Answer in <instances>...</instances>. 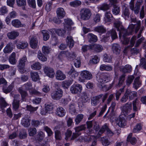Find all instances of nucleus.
<instances>
[{"label":"nucleus","instance_id":"nucleus-33","mask_svg":"<svg viewBox=\"0 0 146 146\" xmlns=\"http://www.w3.org/2000/svg\"><path fill=\"white\" fill-rule=\"evenodd\" d=\"M66 42L69 47H72L74 45V41L72 36H68L66 38Z\"/></svg>","mask_w":146,"mask_h":146},{"label":"nucleus","instance_id":"nucleus-47","mask_svg":"<svg viewBox=\"0 0 146 146\" xmlns=\"http://www.w3.org/2000/svg\"><path fill=\"white\" fill-rule=\"evenodd\" d=\"M112 49L114 53L116 54L119 53L120 51L119 46L117 44H114L112 45Z\"/></svg>","mask_w":146,"mask_h":146},{"label":"nucleus","instance_id":"nucleus-24","mask_svg":"<svg viewBox=\"0 0 146 146\" xmlns=\"http://www.w3.org/2000/svg\"><path fill=\"white\" fill-rule=\"evenodd\" d=\"M55 113L57 116L62 117L65 115L66 111L63 108L58 107L56 110Z\"/></svg>","mask_w":146,"mask_h":146},{"label":"nucleus","instance_id":"nucleus-16","mask_svg":"<svg viewBox=\"0 0 146 146\" xmlns=\"http://www.w3.org/2000/svg\"><path fill=\"white\" fill-rule=\"evenodd\" d=\"M31 47L34 49L36 48L38 46V40L35 36H32L30 39Z\"/></svg>","mask_w":146,"mask_h":146},{"label":"nucleus","instance_id":"nucleus-15","mask_svg":"<svg viewBox=\"0 0 146 146\" xmlns=\"http://www.w3.org/2000/svg\"><path fill=\"white\" fill-rule=\"evenodd\" d=\"M57 17L59 19L63 18L65 15V12L63 8L59 7L57 9L56 11Z\"/></svg>","mask_w":146,"mask_h":146},{"label":"nucleus","instance_id":"nucleus-21","mask_svg":"<svg viewBox=\"0 0 146 146\" xmlns=\"http://www.w3.org/2000/svg\"><path fill=\"white\" fill-rule=\"evenodd\" d=\"M56 78L59 80H62L66 78V75L61 71L58 70H57L56 73Z\"/></svg>","mask_w":146,"mask_h":146},{"label":"nucleus","instance_id":"nucleus-50","mask_svg":"<svg viewBox=\"0 0 146 146\" xmlns=\"http://www.w3.org/2000/svg\"><path fill=\"white\" fill-rule=\"evenodd\" d=\"M113 13L115 15H117L120 11V9L119 7L117 6H114L112 10Z\"/></svg>","mask_w":146,"mask_h":146},{"label":"nucleus","instance_id":"nucleus-17","mask_svg":"<svg viewBox=\"0 0 146 146\" xmlns=\"http://www.w3.org/2000/svg\"><path fill=\"white\" fill-rule=\"evenodd\" d=\"M86 128L85 125H82L80 126L76 127L75 128V130L76 133H74L73 134L72 137V139H74L76 138L78 135H80V134L79 133L78 134L76 133L78 132H79L81 131L82 130L85 129Z\"/></svg>","mask_w":146,"mask_h":146},{"label":"nucleus","instance_id":"nucleus-28","mask_svg":"<svg viewBox=\"0 0 146 146\" xmlns=\"http://www.w3.org/2000/svg\"><path fill=\"white\" fill-rule=\"evenodd\" d=\"M112 18V15L110 11H106L105 13L104 20L106 23L109 22L111 21Z\"/></svg>","mask_w":146,"mask_h":146},{"label":"nucleus","instance_id":"nucleus-22","mask_svg":"<svg viewBox=\"0 0 146 146\" xmlns=\"http://www.w3.org/2000/svg\"><path fill=\"white\" fill-rule=\"evenodd\" d=\"M105 130H106L107 132V133L110 136H111L113 135V133L108 128L107 126L106 125H105L103 126L100 130L98 134L99 135L103 133Z\"/></svg>","mask_w":146,"mask_h":146},{"label":"nucleus","instance_id":"nucleus-51","mask_svg":"<svg viewBox=\"0 0 146 146\" xmlns=\"http://www.w3.org/2000/svg\"><path fill=\"white\" fill-rule=\"evenodd\" d=\"M41 32L43 35V40L45 41H46L48 39L50 36L48 32L45 30H42Z\"/></svg>","mask_w":146,"mask_h":146},{"label":"nucleus","instance_id":"nucleus-19","mask_svg":"<svg viewBox=\"0 0 146 146\" xmlns=\"http://www.w3.org/2000/svg\"><path fill=\"white\" fill-rule=\"evenodd\" d=\"M20 96L19 95H16L14 97V99L13 104V108L15 110H16L19 108V98Z\"/></svg>","mask_w":146,"mask_h":146},{"label":"nucleus","instance_id":"nucleus-41","mask_svg":"<svg viewBox=\"0 0 146 146\" xmlns=\"http://www.w3.org/2000/svg\"><path fill=\"white\" fill-rule=\"evenodd\" d=\"M72 82L73 81L71 80L65 81L62 82L61 85L64 88L68 89Z\"/></svg>","mask_w":146,"mask_h":146},{"label":"nucleus","instance_id":"nucleus-26","mask_svg":"<svg viewBox=\"0 0 146 146\" xmlns=\"http://www.w3.org/2000/svg\"><path fill=\"white\" fill-rule=\"evenodd\" d=\"M68 74L71 76L72 78H75L78 76L79 73L73 68L71 67L70 71L68 72Z\"/></svg>","mask_w":146,"mask_h":146},{"label":"nucleus","instance_id":"nucleus-62","mask_svg":"<svg viewBox=\"0 0 146 146\" xmlns=\"http://www.w3.org/2000/svg\"><path fill=\"white\" fill-rule=\"evenodd\" d=\"M55 137L56 140H60L62 139V137L60 132L58 130L55 131Z\"/></svg>","mask_w":146,"mask_h":146},{"label":"nucleus","instance_id":"nucleus-43","mask_svg":"<svg viewBox=\"0 0 146 146\" xmlns=\"http://www.w3.org/2000/svg\"><path fill=\"white\" fill-rule=\"evenodd\" d=\"M88 38L90 42H96L97 40V37L95 35L90 33L88 35Z\"/></svg>","mask_w":146,"mask_h":146},{"label":"nucleus","instance_id":"nucleus-32","mask_svg":"<svg viewBox=\"0 0 146 146\" xmlns=\"http://www.w3.org/2000/svg\"><path fill=\"white\" fill-rule=\"evenodd\" d=\"M19 35V34L18 32L17 31H13L7 34V36L9 38L14 39L18 36Z\"/></svg>","mask_w":146,"mask_h":146},{"label":"nucleus","instance_id":"nucleus-23","mask_svg":"<svg viewBox=\"0 0 146 146\" xmlns=\"http://www.w3.org/2000/svg\"><path fill=\"white\" fill-rule=\"evenodd\" d=\"M53 32H55L59 36H62L64 35L67 33H68L69 31H67L66 29H53Z\"/></svg>","mask_w":146,"mask_h":146},{"label":"nucleus","instance_id":"nucleus-52","mask_svg":"<svg viewBox=\"0 0 146 146\" xmlns=\"http://www.w3.org/2000/svg\"><path fill=\"white\" fill-rule=\"evenodd\" d=\"M103 56V59L104 62H110L111 61L112 58L111 56L105 54Z\"/></svg>","mask_w":146,"mask_h":146},{"label":"nucleus","instance_id":"nucleus-48","mask_svg":"<svg viewBox=\"0 0 146 146\" xmlns=\"http://www.w3.org/2000/svg\"><path fill=\"white\" fill-rule=\"evenodd\" d=\"M100 60V58L96 56H94L92 59L90 60L89 63L91 64H96Z\"/></svg>","mask_w":146,"mask_h":146},{"label":"nucleus","instance_id":"nucleus-37","mask_svg":"<svg viewBox=\"0 0 146 146\" xmlns=\"http://www.w3.org/2000/svg\"><path fill=\"white\" fill-rule=\"evenodd\" d=\"M31 67L33 70H38L41 69L42 66L39 62H36L32 65Z\"/></svg>","mask_w":146,"mask_h":146},{"label":"nucleus","instance_id":"nucleus-49","mask_svg":"<svg viewBox=\"0 0 146 146\" xmlns=\"http://www.w3.org/2000/svg\"><path fill=\"white\" fill-rule=\"evenodd\" d=\"M95 30L99 33H104L106 31V29L103 26H98L95 28Z\"/></svg>","mask_w":146,"mask_h":146},{"label":"nucleus","instance_id":"nucleus-9","mask_svg":"<svg viewBox=\"0 0 146 146\" xmlns=\"http://www.w3.org/2000/svg\"><path fill=\"white\" fill-rule=\"evenodd\" d=\"M111 36L112 39L113 40L117 37V36L115 31L113 29L110 30L108 31L106 36H104L102 39V40L107 41L110 38V37Z\"/></svg>","mask_w":146,"mask_h":146},{"label":"nucleus","instance_id":"nucleus-14","mask_svg":"<svg viewBox=\"0 0 146 146\" xmlns=\"http://www.w3.org/2000/svg\"><path fill=\"white\" fill-rule=\"evenodd\" d=\"M15 46L11 42L8 43L4 47L3 50V52L5 54H9L11 52Z\"/></svg>","mask_w":146,"mask_h":146},{"label":"nucleus","instance_id":"nucleus-39","mask_svg":"<svg viewBox=\"0 0 146 146\" xmlns=\"http://www.w3.org/2000/svg\"><path fill=\"white\" fill-rule=\"evenodd\" d=\"M132 134L130 133L127 137V141L130 142L131 144L133 145L135 144L136 142V140L135 137H132Z\"/></svg>","mask_w":146,"mask_h":146},{"label":"nucleus","instance_id":"nucleus-44","mask_svg":"<svg viewBox=\"0 0 146 146\" xmlns=\"http://www.w3.org/2000/svg\"><path fill=\"white\" fill-rule=\"evenodd\" d=\"M12 25L13 26L16 27H21L23 25L21 24V22L18 20L15 19L12 21Z\"/></svg>","mask_w":146,"mask_h":146},{"label":"nucleus","instance_id":"nucleus-18","mask_svg":"<svg viewBox=\"0 0 146 146\" xmlns=\"http://www.w3.org/2000/svg\"><path fill=\"white\" fill-rule=\"evenodd\" d=\"M116 123L119 127H123L126 125V120L121 115L117 119Z\"/></svg>","mask_w":146,"mask_h":146},{"label":"nucleus","instance_id":"nucleus-36","mask_svg":"<svg viewBox=\"0 0 146 146\" xmlns=\"http://www.w3.org/2000/svg\"><path fill=\"white\" fill-rule=\"evenodd\" d=\"M126 94H127L128 97H129L130 99H132L135 97L137 96V92L135 91H131L130 90H127L126 91Z\"/></svg>","mask_w":146,"mask_h":146},{"label":"nucleus","instance_id":"nucleus-57","mask_svg":"<svg viewBox=\"0 0 146 146\" xmlns=\"http://www.w3.org/2000/svg\"><path fill=\"white\" fill-rule=\"evenodd\" d=\"M42 52L44 54H48L50 51V48L47 46H43L42 48Z\"/></svg>","mask_w":146,"mask_h":146},{"label":"nucleus","instance_id":"nucleus-27","mask_svg":"<svg viewBox=\"0 0 146 146\" xmlns=\"http://www.w3.org/2000/svg\"><path fill=\"white\" fill-rule=\"evenodd\" d=\"M132 69V67L129 65H127L125 66H122L120 67V70L123 72H130Z\"/></svg>","mask_w":146,"mask_h":146},{"label":"nucleus","instance_id":"nucleus-1","mask_svg":"<svg viewBox=\"0 0 146 146\" xmlns=\"http://www.w3.org/2000/svg\"><path fill=\"white\" fill-rule=\"evenodd\" d=\"M114 25L117 29V30L120 31L119 37L120 38L123 43L125 44H128L129 40V39L125 37V36L131 34L134 29L135 26L134 25L131 24L129 26L128 30L130 31L128 33L127 31L124 29L121 25V23L119 21H116L114 23Z\"/></svg>","mask_w":146,"mask_h":146},{"label":"nucleus","instance_id":"nucleus-38","mask_svg":"<svg viewBox=\"0 0 146 146\" xmlns=\"http://www.w3.org/2000/svg\"><path fill=\"white\" fill-rule=\"evenodd\" d=\"M31 76L32 80L34 81H38L39 79V76L37 72H31Z\"/></svg>","mask_w":146,"mask_h":146},{"label":"nucleus","instance_id":"nucleus-25","mask_svg":"<svg viewBox=\"0 0 146 146\" xmlns=\"http://www.w3.org/2000/svg\"><path fill=\"white\" fill-rule=\"evenodd\" d=\"M28 45L27 42L25 41H19L16 44L17 48L19 49H23L27 47Z\"/></svg>","mask_w":146,"mask_h":146},{"label":"nucleus","instance_id":"nucleus-63","mask_svg":"<svg viewBox=\"0 0 146 146\" xmlns=\"http://www.w3.org/2000/svg\"><path fill=\"white\" fill-rule=\"evenodd\" d=\"M102 143L103 145L106 146L110 145V143L109 142L107 138L105 137L102 138Z\"/></svg>","mask_w":146,"mask_h":146},{"label":"nucleus","instance_id":"nucleus-29","mask_svg":"<svg viewBox=\"0 0 146 146\" xmlns=\"http://www.w3.org/2000/svg\"><path fill=\"white\" fill-rule=\"evenodd\" d=\"M37 57L40 60L43 62L46 61L47 58V56L43 54L40 50L38 52Z\"/></svg>","mask_w":146,"mask_h":146},{"label":"nucleus","instance_id":"nucleus-13","mask_svg":"<svg viewBox=\"0 0 146 146\" xmlns=\"http://www.w3.org/2000/svg\"><path fill=\"white\" fill-rule=\"evenodd\" d=\"M44 72L45 74L50 78L54 76V72L53 69L48 66H45L43 69Z\"/></svg>","mask_w":146,"mask_h":146},{"label":"nucleus","instance_id":"nucleus-54","mask_svg":"<svg viewBox=\"0 0 146 146\" xmlns=\"http://www.w3.org/2000/svg\"><path fill=\"white\" fill-rule=\"evenodd\" d=\"M27 2L29 6L33 8L36 7L35 0H27Z\"/></svg>","mask_w":146,"mask_h":146},{"label":"nucleus","instance_id":"nucleus-2","mask_svg":"<svg viewBox=\"0 0 146 146\" xmlns=\"http://www.w3.org/2000/svg\"><path fill=\"white\" fill-rule=\"evenodd\" d=\"M89 99L88 95L86 92H83L81 94L78 102V107L80 110H82L84 108L85 103L87 102Z\"/></svg>","mask_w":146,"mask_h":146},{"label":"nucleus","instance_id":"nucleus-30","mask_svg":"<svg viewBox=\"0 0 146 146\" xmlns=\"http://www.w3.org/2000/svg\"><path fill=\"white\" fill-rule=\"evenodd\" d=\"M9 62L12 64H15L17 62L16 59V54L14 52H13L10 55L9 59Z\"/></svg>","mask_w":146,"mask_h":146},{"label":"nucleus","instance_id":"nucleus-58","mask_svg":"<svg viewBox=\"0 0 146 146\" xmlns=\"http://www.w3.org/2000/svg\"><path fill=\"white\" fill-rule=\"evenodd\" d=\"M142 129V126L140 124H137L133 129V132L135 133L138 132Z\"/></svg>","mask_w":146,"mask_h":146},{"label":"nucleus","instance_id":"nucleus-20","mask_svg":"<svg viewBox=\"0 0 146 146\" xmlns=\"http://www.w3.org/2000/svg\"><path fill=\"white\" fill-rule=\"evenodd\" d=\"M102 94L93 97L92 99L91 103L92 105L95 106L98 104L100 99L102 98Z\"/></svg>","mask_w":146,"mask_h":146},{"label":"nucleus","instance_id":"nucleus-6","mask_svg":"<svg viewBox=\"0 0 146 146\" xmlns=\"http://www.w3.org/2000/svg\"><path fill=\"white\" fill-rule=\"evenodd\" d=\"M132 110V104L127 103L123 106L121 110V114L125 116H127Z\"/></svg>","mask_w":146,"mask_h":146},{"label":"nucleus","instance_id":"nucleus-12","mask_svg":"<svg viewBox=\"0 0 146 146\" xmlns=\"http://www.w3.org/2000/svg\"><path fill=\"white\" fill-rule=\"evenodd\" d=\"M64 28L65 29H67V31H71L75 28V27H72L74 23L71 19L68 18L65 19H64Z\"/></svg>","mask_w":146,"mask_h":146},{"label":"nucleus","instance_id":"nucleus-60","mask_svg":"<svg viewBox=\"0 0 146 146\" xmlns=\"http://www.w3.org/2000/svg\"><path fill=\"white\" fill-rule=\"evenodd\" d=\"M30 136H33L36 134V130L35 128H30L28 130Z\"/></svg>","mask_w":146,"mask_h":146},{"label":"nucleus","instance_id":"nucleus-55","mask_svg":"<svg viewBox=\"0 0 146 146\" xmlns=\"http://www.w3.org/2000/svg\"><path fill=\"white\" fill-rule=\"evenodd\" d=\"M81 4V2L79 0H75L70 2V4L71 6L76 7L80 5Z\"/></svg>","mask_w":146,"mask_h":146},{"label":"nucleus","instance_id":"nucleus-45","mask_svg":"<svg viewBox=\"0 0 146 146\" xmlns=\"http://www.w3.org/2000/svg\"><path fill=\"white\" fill-rule=\"evenodd\" d=\"M84 117V115L82 114H78L75 119V123L76 125L78 124L82 120Z\"/></svg>","mask_w":146,"mask_h":146},{"label":"nucleus","instance_id":"nucleus-10","mask_svg":"<svg viewBox=\"0 0 146 146\" xmlns=\"http://www.w3.org/2000/svg\"><path fill=\"white\" fill-rule=\"evenodd\" d=\"M80 16L81 18L84 20H87L89 19L91 13L90 10L87 9H83L80 11Z\"/></svg>","mask_w":146,"mask_h":146},{"label":"nucleus","instance_id":"nucleus-59","mask_svg":"<svg viewBox=\"0 0 146 146\" xmlns=\"http://www.w3.org/2000/svg\"><path fill=\"white\" fill-rule=\"evenodd\" d=\"M134 77L132 75H130L128 76L126 80V84L127 85H129L132 82Z\"/></svg>","mask_w":146,"mask_h":146},{"label":"nucleus","instance_id":"nucleus-56","mask_svg":"<svg viewBox=\"0 0 146 146\" xmlns=\"http://www.w3.org/2000/svg\"><path fill=\"white\" fill-rule=\"evenodd\" d=\"M129 14L128 9L126 8L123 11L122 15L125 19H127L129 17Z\"/></svg>","mask_w":146,"mask_h":146},{"label":"nucleus","instance_id":"nucleus-40","mask_svg":"<svg viewBox=\"0 0 146 146\" xmlns=\"http://www.w3.org/2000/svg\"><path fill=\"white\" fill-rule=\"evenodd\" d=\"M92 47L93 48L92 50H93L97 52H100L103 49L102 46L99 44H94L91 45Z\"/></svg>","mask_w":146,"mask_h":146},{"label":"nucleus","instance_id":"nucleus-31","mask_svg":"<svg viewBox=\"0 0 146 146\" xmlns=\"http://www.w3.org/2000/svg\"><path fill=\"white\" fill-rule=\"evenodd\" d=\"M30 119L27 117H25L22 120L21 124L25 127H28L30 125Z\"/></svg>","mask_w":146,"mask_h":146},{"label":"nucleus","instance_id":"nucleus-42","mask_svg":"<svg viewBox=\"0 0 146 146\" xmlns=\"http://www.w3.org/2000/svg\"><path fill=\"white\" fill-rule=\"evenodd\" d=\"M112 67L109 65H106L104 64L101 65L100 66V69L102 71H111L112 70Z\"/></svg>","mask_w":146,"mask_h":146},{"label":"nucleus","instance_id":"nucleus-34","mask_svg":"<svg viewBox=\"0 0 146 146\" xmlns=\"http://www.w3.org/2000/svg\"><path fill=\"white\" fill-rule=\"evenodd\" d=\"M139 77H137L135 78L134 81L133 87L136 89H137L141 85V82L139 80Z\"/></svg>","mask_w":146,"mask_h":146},{"label":"nucleus","instance_id":"nucleus-8","mask_svg":"<svg viewBox=\"0 0 146 146\" xmlns=\"http://www.w3.org/2000/svg\"><path fill=\"white\" fill-rule=\"evenodd\" d=\"M110 80V77H108V75L106 74H102L100 78L98 80V81L99 83L102 84H99V86L100 88H103L106 87L103 84L108 82Z\"/></svg>","mask_w":146,"mask_h":146},{"label":"nucleus","instance_id":"nucleus-53","mask_svg":"<svg viewBox=\"0 0 146 146\" xmlns=\"http://www.w3.org/2000/svg\"><path fill=\"white\" fill-rule=\"evenodd\" d=\"M138 100L136 99L133 102V109L134 111H137L138 109L139 106Z\"/></svg>","mask_w":146,"mask_h":146},{"label":"nucleus","instance_id":"nucleus-4","mask_svg":"<svg viewBox=\"0 0 146 146\" xmlns=\"http://www.w3.org/2000/svg\"><path fill=\"white\" fill-rule=\"evenodd\" d=\"M32 86V84L31 83H27L23 86L22 88H19V91L21 95L22 99L23 101L25 100V98L27 96V94L26 92L24 91L23 89H24L25 88L27 90L30 89H31Z\"/></svg>","mask_w":146,"mask_h":146},{"label":"nucleus","instance_id":"nucleus-35","mask_svg":"<svg viewBox=\"0 0 146 146\" xmlns=\"http://www.w3.org/2000/svg\"><path fill=\"white\" fill-rule=\"evenodd\" d=\"M64 53L65 54V58H66L68 60H73L75 57L76 56L75 54H71L68 51H64Z\"/></svg>","mask_w":146,"mask_h":146},{"label":"nucleus","instance_id":"nucleus-5","mask_svg":"<svg viewBox=\"0 0 146 146\" xmlns=\"http://www.w3.org/2000/svg\"><path fill=\"white\" fill-rule=\"evenodd\" d=\"M82 85L78 84H74L70 88L71 93L73 94H76L80 93L82 90Z\"/></svg>","mask_w":146,"mask_h":146},{"label":"nucleus","instance_id":"nucleus-64","mask_svg":"<svg viewBox=\"0 0 146 146\" xmlns=\"http://www.w3.org/2000/svg\"><path fill=\"white\" fill-rule=\"evenodd\" d=\"M44 129L47 132L48 136H51L53 134V132L50 128L47 126L44 127Z\"/></svg>","mask_w":146,"mask_h":146},{"label":"nucleus","instance_id":"nucleus-7","mask_svg":"<svg viewBox=\"0 0 146 146\" xmlns=\"http://www.w3.org/2000/svg\"><path fill=\"white\" fill-rule=\"evenodd\" d=\"M27 61L26 57L24 56L20 59L19 61V63L18 65L19 71L21 73L24 72V69L25 66V63Z\"/></svg>","mask_w":146,"mask_h":146},{"label":"nucleus","instance_id":"nucleus-3","mask_svg":"<svg viewBox=\"0 0 146 146\" xmlns=\"http://www.w3.org/2000/svg\"><path fill=\"white\" fill-rule=\"evenodd\" d=\"M92 78V74L87 70L82 71L80 73V76L78 78V80L80 82H84L85 80H90Z\"/></svg>","mask_w":146,"mask_h":146},{"label":"nucleus","instance_id":"nucleus-11","mask_svg":"<svg viewBox=\"0 0 146 146\" xmlns=\"http://www.w3.org/2000/svg\"><path fill=\"white\" fill-rule=\"evenodd\" d=\"M63 92L60 88L57 89L54 91L51 94L52 98L55 100H58L62 96Z\"/></svg>","mask_w":146,"mask_h":146},{"label":"nucleus","instance_id":"nucleus-61","mask_svg":"<svg viewBox=\"0 0 146 146\" xmlns=\"http://www.w3.org/2000/svg\"><path fill=\"white\" fill-rule=\"evenodd\" d=\"M70 112L72 114H73L75 113L76 110L75 108V105L74 103L71 104L69 107Z\"/></svg>","mask_w":146,"mask_h":146},{"label":"nucleus","instance_id":"nucleus-46","mask_svg":"<svg viewBox=\"0 0 146 146\" xmlns=\"http://www.w3.org/2000/svg\"><path fill=\"white\" fill-rule=\"evenodd\" d=\"M17 5L19 7H23V9H25V6L26 5V0H16Z\"/></svg>","mask_w":146,"mask_h":146}]
</instances>
